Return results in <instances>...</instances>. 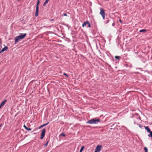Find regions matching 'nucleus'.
<instances>
[{"label":"nucleus","instance_id":"1a4fd4ad","mask_svg":"<svg viewBox=\"0 0 152 152\" xmlns=\"http://www.w3.org/2000/svg\"><path fill=\"white\" fill-rule=\"evenodd\" d=\"M145 129L148 132H149L151 131L150 129L149 128L148 126H144Z\"/></svg>","mask_w":152,"mask_h":152},{"label":"nucleus","instance_id":"9d476101","mask_svg":"<svg viewBox=\"0 0 152 152\" xmlns=\"http://www.w3.org/2000/svg\"><path fill=\"white\" fill-rule=\"evenodd\" d=\"M7 101V100L6 99H5L1 103V105L2 107L3 106L4 104H5L6 102Z\"/></svg>","mask_w":152,"mask_h":152},{"label":"nucleus","instance_id":"20e7f679","mask_svg":"<svg viewBox=\"0 0 152 152\" xmlns=\"http://www.w3.org/2000/svg\"><path fill=\"white\" fill-rule=\"evenodd\" d=\"M39 1H38L37 4V6H36V11L35 12V16L36 17H37L38 15V10H39Z\"/></svg>","mask_w":152,"mask_h":152},{"label":"nucleus","instance_id":"cd10ccee","mask_svg":"<svg viewBox=\"0 0 152 152\" xmlns=\"http://www.w3.org/2000/svg\"><path fill=\"white\" fill-rule=\"evenodd\" d=\"M1 125H0V127H1Z\"/></svg>","mask_w":152,"mask_h":152},{"label":"nucleus","instance_id":"9b49d317","mask_svg":"<svg viewBox=\"0 0 152 152\" xmlns=\"http://www.w3.org/2000/svg\"><path fill=\"white\" fill-rule=\"evenodd\" d=\"M149 133L150 134H148V136L149 137L152 138V132L151 131Z\"/></svg>","mask_w":152,"mask_h":152},{"label":"nucleus","instance_id":"dca6fc26","mask_svg":"<svg viewBox=\"0 0 152 152\" xmlns=\"http://www.w3.org/2000/svg\"><path fill=\"white\" fill-rule=\"evenodd\" d=\"M48 142L49 141H48L47 142V143H45V147H46L48 145Z\"/></svg>","mask_w":152,"mask_h":152},{"label":"nucleus","instance_id":"f8f14e48","mask_svg":"<svg viewBox=\"0 0 152 152\" xmlns=\"http://www.w3.org/2000/svg\"><path fill=\"white\" fill-rule=\"evenodd\" d=\"M146 30L145 29H142L140 30V32H146Z\"/></svg>","mask_w":152,"mask_h":152},{"label":"nucleus","instance_id":"f3484780","mask_svg":"<svg viewBox=\"0 0 152 152\" xmlns=\"http://www.w3.org/2000/svg\"><path fill=\"white\" fill-rule=\"evenodd\" d=\"M115 58L116 59H118L120 58V57L119 56H115Z\"/></svg>","mask_w":152,"mask_h":152},{"label":"nucleus","instance_id":"4468645a","mask_svg":"<svg viewBox=\"0 0 152 152\" xmlns=\"http://www.w3.org/2000/svg\"><path fill=\"white\" fill-rule=\"evenodd\" d=\"M48 1H45V2L43 4V6H45V5L48 3Z\"/></svg>","mask_w":152,"mask_h":152},{"label":"nucleus","instance_id":"ddd939ff","mask_svg":"<svg viewBox=\"0 0 152 152\" xmlns=\"http://www.w3.org/2000/svg\"><path fill=\"white\" fill-rule=\"evenodd\" d=\"M84 148V146H82L80 149V152H82V151H83V149Z\"/></svg>","mask_w":152,"mask_h":152},{"label":"nucleus","instance_id":"bb28decb","mask_svg":"<svg viewBox=\"0 0 152 152\" xmlns=\"http://www.w3.org/2000/svg\"><path fill=\"white\" fill-rule=\"evenodd\" d=\"M2 106L1 105H0V109L2 107Z\"/></svg>","mask_w":152,"mask_h":152},{"label":"nucleus","instance_id":"f03ea898","mask_svg":"<svg viewBox=\"0 0 152 152\" xmlns=\"http://www.w3.org/2000/svg\"><path fill=\"white\" fill-rule=\"evenodd\" d=\"M100 121L99 119H93L89 120L86 122V124H97Z\"/></svg>","mask_w":152,"mask_h":152},{"label":"nucleus","instance_id":"7ed1b4c3","mask_svg":"<svg viewBox=\"0 0 152 152\" xmlns=\"http://www.w3.org/2000/svg\"><path fill=\"white\" fill-rule=\"evenodd\" d=\"M99 14L102 15L103 19L104 20L105 18V13L104 10L102 8H100Z\"/></svg>","mask_w":152,"mask_h":152},{"label":"nucleus","instance_id":"a211bd4d","mask_svg":"<svg viewBox=\"0 0 152 152\" xmlns=\"http://www.w3.org/2000/svg\"><path fill=\"white\" fill-rule=\"evenodd\" d=\"M61 135L62 136H64H64H65V135L64 133H61Z\"/></svg>","mask_w":152,"mask_h":152},{"label":"nucleus","instance_id":"b1692460","mask_svg":"<svg viewBox=\"0 0 152 152\" xmlns=\"http://www.w3.org/2000/svg\"><path fill=\"white\" fill-rule=\"evenodd\" d=\"M49 122H48V123H47L46 124H44L45 125V126H46L47 125L49 124Z\"/></svg>","mask_w":152,"mask_h":152},{"label":"nucleus","instance_id":"aec40b11","mask_svg":"<svg viewBox=\"0 0 152 152\" xmlns=\"http://www.w3.org/2000/svg\"><path fill=\"white\" fill-rule=\"evenodd\" d=\"M43 127L42 125H41L39 127V129H41V128H42Z\"/></svg>","mask_w":152,"mask_h":152},{"label":"nucleus","instance_id":"a878e982","mask_svg":"<svg viewBox=\"0 0 152 152\" xmlns=\"http://www.w3.org/2000/svg\"><path fill=\"white\" fill-rule=\"evenodd\" d=\"M42 126H43V127L45 126V124H43V125H42Z\"/></svg>","mask_w":152,"mask_h":152},{"label":"nucleus","instance_id":"2eb2a0df","mask_svg":"<svg viewBox=\"0 0 152 152\" xmlns=\"http://www.w3.org/2000/svg\"><path fill=\"white\" fill-rule=\"evenodd\" d=\"M144 150L145 152H148V149L146 147H145L144 148Z\"/></svg>","mask_w":152,"mask_h":152},{"label":"nucleus","instance_id":"412c9836","mask_svg":"<svg viewBox=\"0 0 152 152\" xmlns=\"http://www.w3.org/2000/svg\"><path fill=\"white\" fill-rule=\"evenodd\" d=\"M63 75H65L66 76V77H68V76L65 73H64Z\"/></svg>","mask_w":152,"mask_h":152},{"label":"nucleus","instance_id":"6e6552de","mask_svg":"<svg viewBox=\"0 0 152 152\" xmlns=\"http://www.w3.org/2000/svg\"><path fill=\"white\" fill-rule=\"evenodd\" d=\"M8 48L7 47V46L5 47L0 51V53L4 52V51L7 50Z\"/></svg>","mask_w":152,"mask_h":152},{"label":"nucleus","instance_id":"0eeeda50","mask_svg":"<svg viewBox=\"0 0 152 152\" xmlns=\"http://www.w3.org/2000/svg\"><path fill=\"white\" fill-rule=\"evenodd\" d=\"M102 146L100 145H98L95 149L94 152H99L101 150Z\"/></svg>","mask_w":152,"mask_h":152},{"label":"nucleus","instance_id":"393cba45","mask_svg":"<svg viewBox=\"0 0 152 152\" xmlns=\"http://www.w3.org/2000/svg\"><path fill=\"white\" fill-rule=\"evenodd\" d=\"M119 21L120 22H122V21H121V19L119 20Z\"/></svg>","mask_w":152,"mask_h":152},{"label":"nucleus","instance_id":"423d86ee","mask_svg":"<svg viewBox=\"0 0 152 152\" xmlns=\"http://www.w3.org/2000/svg\"><path fill=\"white\" fill-rule=\"evenodd\" d=\"M46 131V129L45 128H44L42 129L41 134V136L40 137L41 139H42L45 135V133Z\"/></svg>","mask_w":152,"mask_h":152},{"label":"nucleus","instance_id":"4be33fe9","mask_svg":"<svg viewBox=\"0 0 152 152\" xmlns=\"http://www.w3.org/2000/svg\"><path fill=\"white\" fill-rule=\"evenodd\" d=\"M23 126H24V128H25L26 129H27V127L25 125H24Z\"/></svg>","mask_w":152,"mask_h":152},{"label":"nucleus","instance_id":"39448f33","mask_svg":"<svg viewBox=\"0 0 152 152\" xmlns=\"http://www.w3.org/2000/svg\"><path fill=\"white\" fill-rule=\"evenodd\" d=\"M88 25L87 27L90 28L91 27V25L89 22L87 21L86 22H84L82 24V27H84L86 26L87 25Z\"/></svg>","mask_w":152,"mask_h":152},{"label":"nucleus","instance_id":"5701e85b","mask_svg":"<svg viewBox=\"0 0 152 152\" xmlns=\"http://www.w3.org/2000/svg\"><path fill=\"white\" fill-rule=\"evenodd\" d=\"M64 16H67V15L66 13H64L63 14Z\"/></svg>","mask_w":152,"mask_h":152},{"label":"nucleus","instance_id":"f257e3e1","mask_svg":"<svg viewBox=\"0 0 152 152\" xmlns=\"http://www.w3.org/2000/svg\"><path fill=\"white\" fill-rule=\"evenodd\" d=\"M26 33L24 34L20 33L19 36L15 37V44H16L18 42L19 40L23 39L26 37Z\"/></svg>","mask_w":152,"mask_h":152},{"label":"nucleus","instance_id":"6ab92c4d","mask_svg":"<svg viewBox=\"0 0 152 152\" xmlns=\"http://www.w3.org/2000/svg\"><path fill=\"white\" fill-rule=\"evenodd\" d=\"M26 129L28 131H31V129L30 128H27V129Z\"/></svg>","mask_w":152,"mask_h":152}]
</instances>
